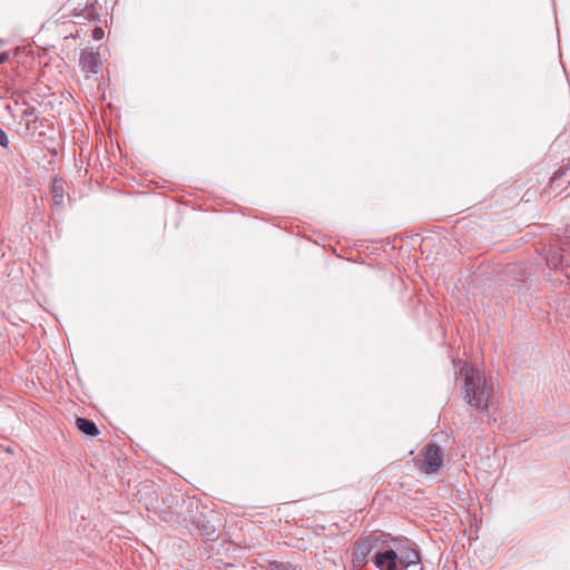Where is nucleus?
<instances>
[{"instance_id":"f257e3e1","label":"nucleus","mask_w":570,"mask_h":570,"mask_svg":"<svg viewBox=\"0 0 570 570\" xmlns=\"http://www.w3.org/2000/svg\"><path fill=\"white\" fill-rule=\"evenodd\" d=\"M460 374L464 376V397L466 402L478 409L487 410L493 395V382L488 380L478 367L464 364Z\"/></svg>"},{"instance_id":"f03ea898","label":"nucleus","mask_w":570,"mask_h":570,"mask_svg":"<svg viewBox=\"0 0 570 570\" xmlns=\"http://www.w3.org/2000/svg\"><path fill=\"white\" fill-rule=\"evenodd\" d=\"M383 534H371L366 538L358 540L355 543L353 553V564L356 568L364 567L368 561V556L372 551L384 548Z\"/></svg>"},{"instance_id":"7ed1b4c3","label":"nucleus","mask_w":570,"mask_h":570,"mask_svg":"<svg viewBox=\"0 0 570 570\" xmlns=\"http://www.w3.org/2000/svg\"><path fill=\"white\" fill-rule=\"evenodd\" d=\"M422 459L417 460V466L426 474L435 473L442 465L443 459L440 448L435 444H428L422 452Z\"/></svg>"},{"instance_id":"20e7f679","label":"nucleus","mask_w":570,"mask_h":570,"mask_svg":"<svg viewBox=\"0 0 570 570\" xmlns=\"http://www.w3.org/2000/svg\"><path fill=\"white\" fill-rule=\"evenodd\" d=\"M375 567L380 570H396L399 567V553L392 549H379L374 557Z\"/></svg>"},{"instance_id":"39448f33","label":"nucleus","mask_w":570,"mask_h":570,"mask_svg":"<svg viewBox=\"0 0 570 570\" xmlns=\"http://www.w3.org/2000/svg\"><path fill=\"white\" fill-rule=\"evenodd\" d=\"M102 61L99 52L91 49H83L80 55V67L86 73H98L101 69Z\"/></svg>"},{"instance_id":"423d86ee","label":"nucleus","mask_w":570,"mask_h":570,"mask_svg":"<svg viewBox=\"0 0 570 570\" xmlns=\"http://www.w3.org/2000/svg\"><path fill=\"white\" fill-rule=\"evenodd\" d=\"M399 564L403 568H415V570H422L420 566V554L416 550L406 548L400 550Z\"/></svg>"},{"instance_id":"0eeeda50","label":"nucleus","mask_w":570,"mask_h":570,"mask_svg":"<svg viewBox=\"0 0 570 570\" xmlns=\"http://www.w3.org/2000/svg\"><path fill=\"white\" fill-rule=\"evenodd\" d=\"M76 426L79 431H81L86 435L97 436L99 434V430H98L97 425L88 419L77 417Z\"/></svg>"},{"instance_id":"6e6552de","label":"nucleus","mask_w":570,"mask_h":570,"mask_svg":"<svg viewBox=\"0 0 570 570\" xmlns=\"http://www.w3.org/2000/svg\"><path fill=\"white\" fill-rule=\"evenodd\" d=\"M52 200L56 206H60L63 203L65 195V181L62 179H55L51 186Z\"/></svg>"},{"instance_id":"1a4fd4ad","label":"nucleus","mask_w":570,"mask_h":570,"mask_svg":"<svg viewBox=\"0 0 570 570\" xmlns=\"http://www.w3.org/2000/svg\"><path fill=\"white\" fill-rule=\"evenodd\" d=\"M86 18H88L90 20H96L98 18V14L96 12V9H95L94 4H91L90 7H88L86 9Z\"/></svg>"},{"instance_id":"9d476101","label":"nucleus","mask_w":570,"mask_h":570,"mask_svg":"<svg viewBox=\"0 0 570 570\" xmlns=\"http://www.w3.org/2000/svg\"><path fill=\"white\" fill-rule=\"evenodd\" d=\"M104 36H105V32H104L102 28L97 27V28L94 29L92 38L95 40L99 41V40H101L104 38Z\"/></svg>"},{"instance_id":"9b49d317","label":"nucleus","mask_w":570,"mask_h":570,"mask_svg":"<svg viewBox=\"0 0 570 570\" xmlns=\"http://www.w3.org/2000/svg\"><path fill=\"white\" fill-rule=\"evenodd\" d=\"M7 144H8V138H7V136L4 135V132L2 131V141H1V145H2V147H7Z\"/></svg>"},{"instance_id":"f8f14e48","label":"nucleus","mask_w":570,"mask_h":570,"mask_svg":"<svg viewBox=\"0 0 570 570\" xmlns=\"http://www.w3.org/2000/svg\"><path fill=\"white\" fill-rule=\"evenodd\" d=\"M6 451H7L8 453H12V450H11L10 448H8Z\"/></svg>"},{"instance_id":"ddd939ff","label":"nucleus","mask_w":570,"mask_h":570,"mask_svg":"<svg viewBox=\"0 0 570 570\" xmlns=\"http://www.w3.org/2000/svg\"><path fill=\"white\" fill-rule=\"evenodd\" d=\"M409 570H415V568H407Z\"/></svg>"}]
</instances>
